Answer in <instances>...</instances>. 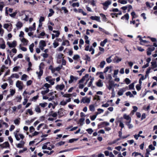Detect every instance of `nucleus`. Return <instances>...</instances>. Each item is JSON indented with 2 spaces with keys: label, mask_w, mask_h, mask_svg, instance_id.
<instances>
[{
  "label": "nucleus",
  "mask_w": 157,
  "mask_h": 157,
  "mask_svg": "<svg viewBox=\"0 0 157 157\" xmlns=\"http://www.w3.org/2000/svg\"><path fill=\"white\" fill-rule=\"evenodd\" d=\"M19 75L17 74L14 73L12 74L10 76V79H12L14 78H19Z\"/></svg>",
  "instance_id": "nucleus-29"
},
{
  "label": "nucleus",
  "mask_w": 157,
  "mask_h": 157,
  "mask_svg": "<svg viewBox=\"0 0 157 157\" xmlns=\"http://www.w3.org/2000/svg\"><path fill=\"white\" fill-rule=\"evenodd\" d=\"M65 143V142L60 141L56 144V145L57 146H59L63 145Z\"/></svg>",
  "instance_id": "nucleus-59"
},
{
  "label": "nucleus",
  "mask_w": 157,
  "mask_h": 157,
  "mask_svg": "<svg viewBox=\"0 0 157 157\" xmlns=\"http://www.w3.org/2000/svg\"><path fill=\"white\" fill-rule=\"evenodd\" d=\"M51 87V85L47 83L44 84L42 87L43 90L41 91V94L44 95L48 93L49 91V88Z\"/></svg>",
  "instance_id": "nucleus-2"
},
{
  "label": "nucleus",
  "mask_w": 157,
  "mask_h": 157,
  "mask_svg": "<svg viewBox=\"0 0 157 157\" xmlns=\"http://www.w3.org/2000/svg\"><path fill=\"white\" fill-rule=\"evenodd\" d=\"M25 144V142L23 141H21L20 143L16 145L17 147L18 148H21L23 147Z\"/></svg>",
  "instance_id": "nucleus-22"
},
{
  "label": "nucleus",
  "mask_w": 157,
  "mask_h": 157,
  "mask_svg": "<svg viewBox=\"0 0 157 157\" xmlns=\"http://www.w3.org/2000/svg\"><path fill=\"white\" fill-rule=\"evenodd\" d=\"M15 99L16 100L17 102H20L22 99V97L21 95H18L15 97Z\"/></svg>",
  "instance_id": "nucleus-34"
},
{
  "label": "nucleus",
  "mask_w": 157,
  "mask_h": 157,
  "mask_svg": "<svg viewBox=\"0 0 157 157\" xmlns=\"http://www.w3.org/2000/svg\"><path fill=\"white\" fill-rule=\"evenodd\" d=\"M112 3V1L111 0H107L101 3V4L103 6V9L105 10H106L108 8L109 5Z\"/></svg>",
  "instance_id": "nucleus-4"
},
{
  "label": "nucleus",
  "mask_w": 157,
  "mask_h": 157,
  "mask_svg": "<svg viewBox=\"0 0 157 157\" xmlns=\"http://www.w3.org/2000/svg\"><path fill=\"white\" fill-rule=\"evenodd\" d=\"M89 77L88 74H86L79 81V83H82L85 79L86 78H88Z\"/></svg>",
  "instance_id": "nucleus-33"
},
{
  "label": "nucleus",
  "mask_w": 157,
  "mask_h": 157,
  "mask_svg": "<svg viewBox=\"0 0 157 157\" xmlns=\"http://www.w3.org/2000/svg\"><path fill=\"white\" fill-rule=\"evenodd\" d=\"M65 87V85L63 84H58L56 86V89L57 90L61 91Z\"/></svg>",
  "instance_id": "nucleus-13"
},
{
  "label": "nucleus",
  "mask_w": 157,
  "mask_h": 157,
  "mask_svg": "<svg viewBox=\"0 0 157 157\" xmlns=\"http://www.w3.org/2000/svg\"><path fill=\"white\" fill-rule=\"evenodd\" d=\"M10 26H12V25L11 24H5L3 25V27L4 29H6L8 30V28Z\"/></svg>",
  "instance_id": "nucleus-38"
},
{
  "label": "nucleus",
  "mask_w": 157,
  "mask_h": 157,
  "mask_svg": "<svg viewBox=\"0 0 157 157\" xmlns=\"http://www.w3.org/2000/svg\"><path fill=\"white\" fill-rule=\"evenodd\" d=\"M127 88V87H124L119 89L117 92V94L119 96L122 95L124 92L126 90Z\"/></svg>",
  "instance_id": "nucleus-14"
},
{
  "label": "nucleus",
  "mask_w": 157,
  "mask_h": 157,
  "mask_svg": "<svg viewBox=\"0 0 157 157\" xmlns=\"http://www.w3.org/2000/svg\"><path fill=\"white\" fill-rule=\"evenodd\" d=\"M131 122H126V124L127 125L129 128L131 129L133 128V125L130 124Z\"/></svg>",
  "instance_id": "nucleus-40"
},
{
  "label": "nucleus",
  "mask_w": 157,
  "mask_h": 157,
  "mask_svg": "<svg viewBox=\"0 0 157 157\" xmlns=\"http://www.w3.org/2000/svg\"><path fill=\"white\" fill-rule=\"evenodd\" d=\"M54 147V146L50 144L49 142L44 144L42 146V149H48L49 150H51Z\"/></svg>",
  "instance_id": "nucleus-3"
},
{
  "label": "nucleus",
  "mask_w": 157,
  "mask_h": 157,
  "mask_svg": "<svg viewBox=\"0 0 157 157\" xmlns=\"http://www.w3.org/2000/svg\"><path fill=\"white\" fill-rule=\"evenodd\" d=\"M46 46V44L45 41L44 40H40L39 44V47L42 50H44V47Z\"/></svg>",
  "instance_id": "nucleus-8"
},
{
  "label": "nucleus",
  "mask_w": 157,
  "mask_h": 157,
  "mask_svg": "<svg viewBox=\"0 0 157 157\" xmlns=\"http://www.w3.org/2000/svg\"><path fill=\"white\" fill-rule=\"evenodd\" d=\"M71 101V98H69L66 100H63L60 103V104L62 105H65L67 102H70Z\"/></svg>",
  "instance_id": "nucleus-17"
},
{
  "label": "nucleus",
  "mask_w": 157,
  "mask_h": 157,
  "mask_svg": "<svg viewBox=\"0 0 157 157\" xmlns=\"http://www.w3.org/2000/svg\"><path fill=\"white\" fill-rule=\"evenodd\" d=\"M61 9L62 10H63L64 13H68V10L67 9V8L65 7H62L61 8Z\"/></svg>",
  "instance_id": "nucleus-52"
},
{
  "label": "nucleus",
  "mask_w": 157,
  "mask_h": 157,
  "mask_svg": "<svg viewBox=\"0 0 157 157\" xmlns=\"http://www.w3.org/2000/svg\"><path fill=\"white\" fill-rule=\"evenodd\" d=\"M62 44L63 45H69V42L67 40H64L62 43Z\"/></svg>",
  "instance_id": "nucleus-45"
},
{
  "label": "nucleus",
  "mask_w": 157,
  "mask_h": 157,
  "mask_svg": "<svg viewBox=\"0 0 157 157\" xmlns=\"http://www.w3.org/2000/svg\"><path fill=\"white\" fill-rule=\"evenodd\" d=\"M89 109L92 112L94 111L95 109V106L94 105H91L89 106Z\"/></svg>",
  "instance_id": "nucleus-41"
},
{
  "label": "nucleus",
  "mask_w": 157,
  "mask_h": 157,
  "mask_svg": "<svg viewBox=\"0 0 157 157\" xmlns=\"http://www.w3.org/2000/svg\"><path fill=\"white\" fill-rule=\"evenodd\" d=\"M34 47V44L33 43L32 44L29 46V49L30 51L31 52H33V48Z\"/></svg>",
  "instance_id": "nucleus-46"
},
{
  "label": "nucleus",
  "mask_w": 157,
  "mask_h": 157,
  "mask_svg": "<svg viewBox=\"0 0 157 157\" xmlns=\"http://www.w3.org/2000/svg\"><path fill=\"white\" fill-rule=\"evenodd\" d=\"M108 41L107 39H105L103 41H101L100 44V45L102 47L104 46L105 44Z\"/></svg>",
  "instance_id": "nucleus-35"
},
{
  "label": "nucleus",
  "mask_w": 157,
  "mask_h": 157,
  "mask_svg": "<svg viewBox=\"0 0 157 157\" xmlns=\"http://www.w3.org/2000/svg\"><path fill=\"white\" fill-rule=\"evenodd\" d=\"M24 33L22 31H21L20 32V34L19 35V36L20 37V39L24 38Z\"/></svg>",
  "instance_id": "nucleus-49"
},
{
  "label": "nucleus",
  "mask_w": 157,
  "mask_h": 157,
  "mask_svg": "<svg viewBox=\"0 0 157 157\" xmlns=\"http://www.w3.org/2000/svg\"><path fill=\"white\" fill-rule=\"evenodd\" d=\"M137 37L139 38V40L140 41V44L141 45H143L144 44H148L149 43L148 41L143 40L140 36H138Z\"/></svg>",
  "instance_id": "nucleus-16"
},
{
  "label": "nucleus",
  "mask_w": 157,
  "mask_h": 157,
  "mask_svg": "<svg viewBox=\"0 0 157 157\" xmlns=\"http://www.w3.org/2000/svg\"><path fill=\"white\" fill-rule=\"evenodd\" d=\"M53 32L56 33V34H55L56 37H58L60 34V33L59 31L53 30Z\"/></svg>",
  "instance_id": "nucleus-57"
},
{
  "label": "nucleus",
  "mask_w": 157,
  "mask_h": 157,
  "mask_svg": "<svg viewBox=\"0 0 157 157\" xmlns=\"http://www.w3.org/2000/svg\"><path fill=\"white\" fill-rule=\"evenodd\" d=\"M90 101V98H87L86 97H83L81 100L80 102L81 103L89 104Z\"/></svg>",
  "instance_id": "nucleus-9"
},
{
  "label": "nucleus",
  "mask_w": 157,
  "mask_h": 157,
  "mask_svg": "<svg viewBox=\"0 0 157 157\" xmlns=\"http://www.w3.org/2000/svg\"><path fill=\"white\" fill-rule=\"evenodd\" d=\"M103 73H104L103 72H98L96 73V75H99V78L101 79H105V77L103 75Z\"/></svg>",
  "instance_id": "nucleus-27"
},
{
  "label": "nucleus",
  "mask_w": 157,
  "mask_h": 157,
  "mask_svg": "<svg viewBox=\"0 0 157 157\" xmlns=\"http://www.w3.org/2000/svg\"><path fill=\"white\" fill-rule=\"evenodd\" d=\"M29 31H33L35 30L36 29V23H34L33 25L32 26L29 27Z\"/></svg>",
  "instance_id": "nucleus-28"
},
{
  "label": "nucleus",
  "mask_w": 157,
  "mask_h": 157,
  "mask_svg": "<svg viewBox=\"0 0 157 157\" xmlns=\"http://www.w3.org/2000/svg\"><path fill=\"white\" fill-rule=\"evenodd\" d=\"M118 2L122 4H125L127 3L126 0H118Z\"/></svg>",
  "instance_id": "nucleus-42"
},
{
  "label": "nucleus",
  "mask_w": 157,
  "mask_h": 157,
  "mask_svg": "<svg viewBox=\"0 0 157 157\" xmlns=\"http://www.w3.org/2000/svg\"><path fill=\"white\" fill-rule=\"evenodd\" d=\"M8 86V84L6 83H5L2 84L1 87L3 89H5Z\"/></svg>",
  "instance_id": "nucleus-63"
},
{
  "label": "nucleus",
  "mask_w": 157,
  "mask_h": 157,
  "mask_svg": "<svg viewBox=\"0 0 157 157\" xmlns=\"http://www.w3.org/2000/svg\"><path fill=\"white\" fill-rule=\"evenodd\" d=\"M129 15L128 13H126L125 15H124V16H122L121 17V19L124 20L125 19L127 21H128L129 19Z\"/></svg>",
  "instance_id": "nucleus-30"
},
{
  "label": "nucleus",
  "mask_w": 157,
  "mask_h": 157,
  "mask_svg": "<svg viewBox=\"0 0 157 157\" xmlns=\"http://www.w3.org/2000/svg\"><path fill=\"white\" fill-rule=\"evenodd\" d=\"M122 59L119 57L118 56H116L114 58L115 62L116 63H118L119 62L121 61Z\"/></svg>",
  "instance_id": "nucleus-32"
},
{
  "label": "nucleus",
  "mask_w": 157,
  "mask_h": 157,
  "mask_svg": "<svg viewBox=\"0 0 157 157\" xmlns=\"http://www.w3.org/2000/svg\"><path fill=\"white\" fill-rule=\"evenodd\" d=\"M86 131L90 134H91L93 132V129L91 128H89L86 130Z\"/></svg>",
  "instance_id": "nucleus-60"
},
{
  "label": "nucleus",
  "mask_w": 157,
  "mask_h": 157,
  "mask_svg": "<svg viewBox=\"0 0 157 157\" xmlns=\"http://www.w3.org/2000/svg\"><path fill=\"white\" fill-rule=\"evenodd\" d=\"M16 86L20 90H21L23 89V84L22 82L21 81L18 80L16 83Z\"/></svg>",
  "instance_id": "nucleus-10"
},
{
  "label": "nucleus",
  "mask_w": 157,
  "mask_h": 157,
  "mask_svg": "<svg viewBox=\"0 0 157 157\" xmlns=\"http://www.w3.org/2000/svg\"><path fill=\"white\" fill-rule=\"evenodd\" d=\"M22 23L20 21H18L16 24V26L17 29H20L23 26Z\"/></svg>",
  "instance_id": "nucleus-23"
},
{
  "label": "nucleus",
  "mask_w": 157,
  "mask_h": 157,
  "mask_svg": "<svg viewBox=\"0 0 157 157\" xmlns=\"http://www.w3.org/2000/svg\"><path fill=\"white\" fill-rule=\"evenodd\" d=\"M96 84L97 86L99 87H102L103 86V83L102 81L100 79L98 80V81L96 82Z\"/></svg>",
  "instance_id": "nucleus-20"
},
{
  "label": "nucleus",
  "mask_w": 157,
  "mask_h": 157,
  "mask_svg": "<svg viewBox=\"0 0 157 157\" xmlns=\"http://www.w3.org/2000/svg\"><path fill=\"white\" fill-rule=\"evenodd\" d=\"M125 94L127 96H129L130 98L133 97L134 96L130 91L126 93Z\"/></svg>",
  "instance_id": "nucleus-51"
},
{
  "label": "nucleus",
  "mask_w": 157,
  "mask_h": 157,
  "mask_svg": "<svg viewBox=\"0 0 157 157\" xmlns=\"http://www.w3.org/2000/svg\"><path fill=\"white\" fill-rule=\"evenodd\" d=\"M114 82L112 80H109L108 82V84L106 85V86L109 90H112L113 91H114Z\"/></svg>",
  "instance_id": "nucleus-5"
},
{
  "label": "nucleus",
  "mask_w": 157,
  "mask_h": 157,
  "mask_svg": "<svg viewBox=\"0 0 157 157\" xmlns=\"http://www.w3.org/2000/svg\"><path fill=\"white\" fill-rule=\"evenodd\" d=\"M85 121L84 118H81L79 120V123L81 125H82L84 124V122Z\"/></svg>",
  "instance_id": "nucleus-48"
},
{
  "label": "nucleus",
  "mask_w": 157,
  "mask_h": 157,
  "mask_svg": "<svg viewBox=\"0 0 157 157\" xmlns=\"http://www.w3.org/2000/svg\"><path fill=\"white\" fill-rule=\"evenodd\" d=\"M90 18L93 20L96 21L98 22H101L100 17L97 16H92Z\"/></svg>",
  "instance_id": "nucleus-18"
},
{
  "label": "nucleus",
  "mask_w": 157,
  "mask_h": 157,
  "mask_svg": "<svg viewBox=\"0 0 157 157\" xmlns=\"http://www.w3.org/2000/svg\"><path fill=\"white\" fill-rule=\"evenodd\" d=\"M71 6L74 7H78L79 6V3L78 2L76 3H73L71 5Z\"/></svg>",
  "instance_id": "nucleus-53"
},
{
  "label": "nucleus",
  "mask_w": 157,
  "mask_h": 157,
  "mask_svg": "<svg viewBox=\"0 0 157 157\" xmlns=\"http://www.w3.org/2000/svg\"><path fill=\"white\" fill-rule=\"evenodd\" d=\"M47 103L46 102L44 103H40L39 104V105L40 106L44 108L47 106Z\"/></svg>",
  "instance_id": "nucleus-61"
},
{
  "label": "nucleus",
  "mask_w": 157,
  "mask_h": 157,
  "mask_svg": "<svg viewBox=\"0 0 157 157\" xmlns=\"http://www.w3.org/2000/svg\"><path fill=\"white\" fill-rule=\"evenodd\" d=\"M45 79L47 82H48L51 85H53L54 83L55 79H52L51 76H48L45 78Z\"/></svg>",
  "instance_id": "nucleus-12"
},
{
  "label": "nucleus",
  "mask_w": 157,
  "mask_h": 157,
  "mask_svg": "<svg viewBox=\"0 0 157 157\" xmlns=\"http://www.w3.org/2000/svg\"><path fill=\"white\" fill-rule=\"evenodd\" d=\"M0 146L2 148H7L9 147L10 145L8 142H6L0 145Z\"/></svg>",
  "instance_id": "nucleus-24"
},
{
  "label": "nucleus",
  "mask_w": 157,
  "mask_h": 157,
  "mask_svg": "<svg viewBox=\"0 0 157 157\" xmlns=\"http://www.w3.org/2000/svg\"><path fill=\"white\" fill-rule=\"evenodd\" d=\"M28 77V76L26 74H23L21 76V80L26 81L27 80V78Z\"/></svg>",
  "instance_id": "nucleus-37"
},
{
  "label": "nucleus",
  "mask_w": 157,
  "mask_h": 157,
  "mask_svg": "<svg viewBox=\"0 0 157 157\" xmlns=\"http://www.w3.org/2000/svg\"><path fill=\"white\" fill-rule=\"evenodd\" d=\"M49 12L50 13L48 14V17L52 16L54 13V11L52 9L49 10Z\"/></svg>",
  "instance_id": "nucleus-47"
},
{
  "label": "nucleus",
  "mask_w": 157,
  "mask_h": 157,
  "mask_svg": "<svg viewBox=\"0 0 157 157\" xmlns=\"http://www.w3.org/2000/svg\"><path fill=\"white\" fill-rule=\"evenodd\" d=\"M19 16L21 17L22 21H27L29 19V12L27 11H22L19 12Z\"/></svg>",
  "instance_id": "nucleus-1"
},
{
  "label": "nucleus",
  "mask_w": 157,
  "mask_h": 157,
  "mask_svg": "<svg viewBox=\"0 0 157 157\" xmlns=\"http://www.w3.org/2000/svg\"><path fill=\"white\" fill-rule=\"evenodd\" d=\"M35 111L37 113H40L41 112V110L39 105L36 106L34 109Z\"/></svg>",
  "instance_id": "nucleus-31"
},
{
  "label": "nucleus",
  "mask_w": 157,
  "mask_h": 157,
  "mask_svg": "<svg viewBox=\"0 0 157 157\" xmlns=\"http://www.w3.org/2000/svg\"><path fill=\"white\" fill-rule=\"evenodd\" d=\"M78 79V77L71 75L70 76V80L68 82L70 84L71 83L74 82H76Z\"/></svg>",
  "instance_id": "nucleus-15"
},
{
  "label": "nucleus",
  "mask_w": 157,
  "mask_h": 157,
  "mask_svg": "<svg viewBox=\"0 0 157 157\" xmlns=\"http://www.w3.org/2000/svg\"><path fill=\"white\" fill-rule=\"evenodd\" d=\"M97 110L98 112L95 113L96 114H97V115H98L103 113L104 111L103 109L100 108L98 109Z\"/></svg>",
  "instance_id": "nucleus-39"
},
{
  "label": "nucleus",
  "mask_w": 157,
  "mask_h": 157,
  "mask_svg": "<svg viewBox=\"0 0 157 157\" xmlns=\"http://www.w3.org/2000/svg\"><path fill=\"white\" fill-rule=\"evenodd\" d=\"M79 58L80 56L78 55H75L73 57V59L74 60H77Z\"/></svg>",
  "instance_id": "nucleus-64"
},
{
  "label": "nucleus",
  "mask_w": 157,
  "mask_h": 157,
  "mask_svg": "<svg viewBox=\"0 0 157 157\" xmlns=\"http://www.w3.org/2000/svg\"><path fill=\"white\" fill-rule=\"evenodd\" d=\"M20 122V118H17L14 121V123L15 124L18 125Z\"/></svg>",
  "instance_id": "nucleus-62"
},
{
  "label": "nucleus",
  "mask_w": 157,
  "mask_h": 157,
  "mask_svg": "<svg viewBox=\"0 0 157 157\" xmlns=\"http://www.w3.org/2000/svg\"><path fill=\"white\" fill-rule=\"evenodd\" d=\"M6 45L5 41L2 40V41L0 42V48L4 49L5 48Z\"/></svg>",
  "instance_id": "nucleus-25"
},
{
  "label": "nucleus",
  "mask_w": 157,
  "mask_h": 157,
  "mask_svg": "<svg viewBox=\"0 0 157 157\" xmlns=\"http://www.w3.org/2000/svg\"><path fill=\"white\" fill-rule=\"evenodd\" d=\"M118 72L119 70H114L113 76V77H116L117 76L116 75L118 74Z\"/></svg>",
  "instance_id": "nucleus-58"
},
{
  "label": "nucleus",
  "mask_w": 157,
  "mask_h": 157,
  "mask_svg": "<svg viewBox=\"0 0 157 157\" xmlns=\"http://www.w3.org/2000/svg\"><path fill=\"white\" fill-rule=\"evenodd\" d=\"M10 95L12 96H13L15 93V90L14 89H10Z\"/></svg>",
  "instance_id": "nucleus-55"
},
{
  "label": "nucleus",
  "mask_w": 157,
  "mask_h": 157,
  "mask_svg": "<svg viewBox=\"0 0 157 157\" xmlns=\"http://www.w3.org/2000/svg\"><path fill=\"white\" fill-rule=\"evenodd\" d=\"M19 48L23 51L25 52L27 50V49L26 48H25V47H22L21 45V44H20L19 45Z\"/></svg>",
  "instance_id": "nucleus-54"
},
{
  "label": "nucleus",
  "mask_w": 157,
  "mask_h": 157,
  "mask_svg": "<svg viewBox=\"0 0 157 157\" xmlns=\"http://www.w3.org/2000/svg\"><path fill=\"white\" fill-rule=\"evenodd\" d=\"M151 63L152 69H154L157 67V64L155 62H151Z\"/></svg>",
  "instance_id": "nucleus-44"
},
{
  "label": "nucleus",
  "mask_w": 157,
  "mask_h": 157,
  "mask_svg": "<svg viewBox=\"0 0 157 157\" xmlns=\"http://www.w3.org/2000/svg\"><path fill=\"white\" fill-rule=\"evenodd\" d=\"M109 71V73H111L112 71V69L111 67L108 66L106 67L104 69L103 71V73H106L107 72Z\"/></svg>",
  "instance_id": "nucleus-19"
},
{
  "label": "nucleus",
  "mask_w": 157,
  "mask_h": 157,
  "mask_svg": "<svg viewBox=\"0 0 157 157\" xmlns=\"http://www.w3.org/2000/svg\"><path fill=\"white\" fill-rule=\"evenodd\" d=\"M123 117L124 119L127 120V122H131V118L129 115H127L125 114L123 115Z\"/></svg>",
  "instance_id": "nucleus-26"
},
{
  "label": "nucleus",
  "mask_w": 157,
  "mask_h": 157,
  "mask_svg": "<svg viewBox=\"0 0 157 157\" xmlns=\"http://www.w3.org/2000/svg\"><path fill=\"white\" fill-rule=\"evenodd\" d=\"M100 15L101 16V17H102V20L103 21L106 22L107 21V18H106L105 15L101 13H100Z\"/></svg>",
  "instance_id": "nucleus-36"
},
{
  "label": "nucleus",
  "mask_w": 157,
  "mask_h": 157,
  "mask_svg": "<svg viewBox=\"0 0 157 157\" xmlns=\"http://www.w3.org/2000/svg\"><path fill=\"white\" fill-rule=\"evenodd\" d=\"M105 64V61H102L100 63L99 66L101 68H103Z\"/></svg>",
  "instance_id": "nucleus-43"
},
{
  "label": "nucleus",
  "mask_w": 157,
  "mask_h": 157,
  "mask_svg": "<svg viewBox=\"0 0 157 157\" xmlns=\"http://www.w3.org/2000/svg\"><path fill=\"white\" fill-rule=\"evenodd\" d=\"M36 73L38 76V79H40L41 76L43 74V71L41 68V65L39 66V71H37Z\"/></svg>",
  "instance_id": "nucleus-11"
},
{
  "label": "nucleus",
  "mask_w": 157,
  "mask_h": 157,
  "mask_svg": "<svg viewBox=\"0 0 157 157\" xmlns=\"http://www.w3.org/2000/svg\"><path fill=\"white\" fill-rule=\"evenodd\" d=\"M94 80V78L93 77L92 78L90 79V81L88 84V87H90L92 85V83H93Z\"/></svg>",
  "instance_id": "nucleus-56"
},
{
  "label": "nucleus",
  "mask_w": 157,
  "mask_h": 157,
  "mask_svg": "<svg viewBox=\"0 0 157 157\" xmlns=\"http://www.w3.org/2000/svg\"><path fill=\"white\" fill-rule=\"evenodd\" d=\"M20 41L23 43L24 46H27L28 45L29 41L25 38L20 39Z\"/></svg>",
  "instance_id": "nucleus-21"
},
{
  "label": "nucleus",
  "mask_w": 157,
  "mask_h": 157,
  "mask_svg": "<svg viewBox=\"0 0 157 157\" xmlns=\"http://www.w3.org/2000/svg\"><path fill=\"white\" fill-rule=\"evenodd\" d=\"M6 44L10 48H14L17 45V42L16 40H13L12 42L7 41L6 43Z\"/></svg>",
  "instance_id": "nucleus-7"
},
{
  "label": "nucleus",
  "mask_w": 157,
  "mask_h": 157,
  "mask_svg": "<svg viewBox=\"0 0 157 157\" xmlns=\"http://www.w3.org/2000/svg\"><path fill=\"white\" fill-rule=\"evenodd\" d=\"M17 141H19L20 139L23 140L25 137L23 134L20 133H17L15 132L13 133Z\"/></svg>",
  "instance_id": "nucleus-6"
},
{
  "label": "nucleus",
  "mask_w": 157,
  "mask_h": 157,
  "mask_svg": "<svg viewBox=\"0 0 157 157\" xmlns=\"http://www.w3.org/2000/svg\"><path fill=\"white\" fill-rule=\"evenodd\" d=\"M27 113H28L30 115H32L33 114V112L31 109H27Z\"/></svg>",
  "instance_id": "nucleus-50"
}]
</instances>
